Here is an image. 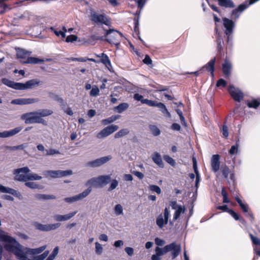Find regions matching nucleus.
Wrapping results in <instances>:
<instances>
[{
  "instance_id": "nucleus-24",
  "label": "nucleus",
  "mask_w": 260,
  "mask_h": 260,
  "mask_svg": "<svg viewBox=\"0 0 260 260\" xmlns=\"http://www.w3.org/2000/svg\"><path fill=\"white\" fill-rule=\"evenodd\" d=\"M4 193H8L12 194L17 197L19 200H22L23 199L22 194L18 191L10 187L5 186Z\"/></svg>"
},
{
  "instance_id": "nucleus-22",
  "label": "nucleus",
  "mask_w": 260,
  "mask_h": 260,
  "mask_svg": "<svg viewBox=\"0 0 260 260\" xmlns=\"http://www.w3.org/2000/svg\"><path fill=\"white\" fill-rule=\"evenodd\" d=\"M233 67L232 62L225 59L222 66L223 74L226 77H229L231 74V70Z\"/></svg>"
},
{
  "instance_id": "nucleus-2",
  "label": "nucleus",
  "mask_w": 260,
  "mask_h": 260,
  "mask_svg": "<svg viewBox=\"0 0 260 260\" xmlns=\"http://www.w3.org/2000/svg\"><path fill=\"white\" fill-rule=\"evenodd\" d=\"M123 37V35L121 32L113 28L106 30L104 35V39L107 42L117 47L120 44Z\"/></svg>"
},
{
  "instance_id": "nucleus-52",
  "label": "nucleus",
  "mask_w": 260,
  "mask_h": 260,
  "mask_svg": "<svg viewBox=\"0 0 260 260\" xmlns=\"http://www.w3.org/2000/svg\"><path fill=\"white\" fill-rule=\"evenodd\" d=\"M100 90L96 86L93 87L90 91V95L92 96H96L99 94Z\"/></svg>"
},
{
  "instance_id": "nucleus-3",
  "label": "nucleus",
  "mask_w": 260,
  "mask_h": 260,
  "mask_svg": "<svg viewBox=\"0 0 260 260\" xmlns=\"http://www.w3.org/2000/svg\"><path fill=\"white\" fill-rule=\"evenodd\" d=\"M16 54L18 58L26 59L25 61H22L23 63L38 64L43 62L44 60L37 57H29L31 52L23 49H18L16 50Z\"/></svg>"
},
{
  "instance_id": "nucleus-50",
  "label": "nucleus",
  "mask_w": 260,
  "mask_h": 260,
  "mask_svg": "<svg viewBox=\"0 0 260 260\" xmlns=\"http://www.w3.org/2000/svg\"><path fill=\"white\" fill-rule=\"evenodd\" d=\"M118 181L116 180V179L113 180L111 181L110 186L109 187L108 190L109 191H111L114 190V189H115L116 188V187L118 186Z\"/></svg>"
},
{
  "instance_id": "nucleus-7",
  "label": "nucleus",
  "mask_w": 260,
  "mask_h": 260,
  "mask_svg": "<svg viewBox=\"0 0 260 260\" xmlns=\"http://www.w3.org/2000/svg\"><path fill=\"white\" fill-rule=\"evenodd\" d=\"M257 0H249L240 4L237 9L234 10L232 13L231 18L233 19H237L241 13L250 6L257 3Z\"/></svg>"
},
{
  "instance_id": "nucleus-47",
  "label": "nucleus",
  "mask_w": 260,
  "mask_h": 260,
  "mask_svg": "<svg viewBox=\"0 0 260 260\" xmlns=\"http://www.w3.org/2000/svg\"><path fill=\"white\" fill-rule=\"evenodd\" d=\"M239 151V145L237 143L236 145L232 146L229 150V153L231 155H234L238 153Z\"/></svg>"
},
{
  "instance_id": "nucleus-64",
  "label": "nucleus",
  "mask_w": 260,
  "mask_h": 260,
  "mask_svg": "<svg viewBox=\"0 0 260 260\" xmlns=\"http://www.w3.org/2000/svg\"><path fill=\"white\" fill-rule=\"evenodd\" d=\"M136 3L137 4L138 7L140 9H142L145 6L146 1V0H137Z\"/></svg>"
},
{
  "instance_id": "nucleus-17",
  "label": "nucleus",
  "mask_w": 260,
  "mask_h": 260,
  "mask_svg": "<svg viewBox=\"0 0 260 260\" xmlns=\"http://www.w3.org/2000/svg\"><path fill=\"white\" fill-rule=\"evenodd\" d=\"M73 174V172L71 170L66 171H47L45 172V175H50L52 178H59L69 175H71Z\"/></svg>"
},
{
  "instance_id": "nucleus-57",
  "label": "nucleus",
  "mask_w": 260,
  "mask_h": 260,
  "mask_svg": "<svg viewBox=\"0 0 260 260\" xmlns=\"http://www.w3.org/2000/svg\"><path fill=\"white\" fill-rule=\"evenodd\" d=\"M221 133L225 138H228L229 137V129L228 127L226 125H223L222 126V129H221Z\"/></svg>"
},
{
  "instance_id": "nucleus-28",
  "label": "nucleus",
  "mask_w": 260,
  "mask_h": 260,
  "mask_svg": "<svg viewBox=\"0 0 260 260\" xmlns=\"http://www.w3.org/2000/svg\"><path fill=\"white\" fill-rule=\"evenodd\" d=\"M120 117V116L119 115H112V116L108 117V118L103 119L102 121V123L103 125H107L108 124H110V123H111L114 122L117 119L119 118Z\"/></svg>"
},
{
  "instance_id": "nucleus-30",
  "label": "nucleus",
  "mask_w": 260,
  "mask_h": 260,
  "mask_svg": "<svg viewBox=\"0 0 260 260\" xmlns=\"http://www.w3.org/2000/svg\"><path fill=\"white\" fill-rule=\"evenodd\" d=\"M185 208L184 206H179L178 209H177V210H175L173 216V220H176L178 219L179 218L180 215L185 212Z\"/></svg>"
},
{
  "instance_id": "nucleus-25",
  "label": "nucleus",
  "mask_w": 260,
  "mask_h": 260,
  "mask_svg": "<svg viewBox=\"0 0 260 260\" xmlns=\"http://www.w3.org/2000/svg\"><path fill=\"white\" fill-rule=\"evenodd\" d=\"M152 159L154 162L159 167L161 168H164V163L159 153L158 152H155L152 155Z\"/></svg>"
},
{
  "instance_id": "nucleus-32",
  "label": "nucleus",
  "mask_w": 260,
  "mask_h": 260,
  "mask_svg": "<svg viewBox=\"0 0 260 260\" xmlns=\"http://www.w3.org/2000/svg\"><path fill=\"white\" fill-rule=\"evenodd\" d=\"M101 62L103 63L110 71H111V68L112 67V64L109 57L107 54L101 59Z\"/></svg>"
},
{
  "instance_id": "nucleus-61",
  "label": "nucleus",
  "mask_w": 260,
  "mask_h": 260,
  "mask_svg": "<svg viewBox=\"0 0 260 260\" xmlns=\"http://www.w3.org/2000/svg\"><path fill=\"white\" fill-rule=\"evenodd\" d=\"M216 85L217 87H225L226 85V82L223 79L221 78L217 81Z\"/></svg>"
},
{
  "instance_id": "nucleus-27",
  "label": "nucleus",
  "mask_w": 260,
  "mask_h": 260,
  "mask_svg": "<svg viewBox=\"0 0 260 260\" xmlns=\"http://www.w3.org/2000/svg\"><path fill=\"white\" fill-rule=\"evenodd\" d=\"M129 107V105L127 103H122L114 108V111L118 113H121L125 111Z\"/></svg>"
},
{
  "instance_id": "nucleus-21",
  "label": "nucleus",
  "mask_w": 260,
  "mask_h": 260,
  "mask_svg": "<svg viewBox=\"0 0 260 260\" xmlns=\"http://www.w3.org/2000/svg\"><path fill=\"white\" fill-rule=\"evenodd\" d=\"M220 156L218 154L213 155L211 160V169L214 173L217 172L220 167Z\"/></svg>"
},
{
  "instance_id": "nucleus-36",
  "label": "nucleus",
  "mask_w": 260,
  "mask_h": 260,
  "mask_svg": "<svg viewBox=\"0 0 260 260\" xmlns=\"http://www.w3.org/2000/svg\"><path fill=\"white\" fill-rule=\"evenodd\" d=\"M149 127L152 134L154 136H158L160 134V131L156 126L150 125Z\"/></svg>"
},
{
  "instance_id": "nucleus-5",
  "label": "nucleus",
  "mask_w": 260,
  "mask_h": 260,
  "mask_svg": "<svg viewBox=\"0 0 260 260\" xmlns=\"http://www.w3.org/2000/svg\"><path fill=\"white\" fill-rule=\"evenodd\" d=\"M111 179L110 175H101L98 177H93L86 183V185H92L98 187H103L108 184Z\"/></svg>"
},
{
  "instance_id": "nucleus-34",
  "label": "nucleus",
  "mask_w": 260,
  "mask_h": 260,
  "mask_svg": "<svg viewBox=\"0 0 260 260\" xmlns=\"http://www.w3.org/2000/svg\"><path fill=\"white\" fill-rule=\"evenodd\" d=\"M49 29L57 37H61L62 38H66V35L64 34V32H62L61 30H58L57 29L55 28L54 26L50 27L49 28Z\"/></svg>"
},
{
  "instance_id": "nucleus-46",
  "label": "nucleus",
  "mask_w": 260,
  "mask_h": 260,
  "mask_svg": "<svg viewBox=\"0 0 260 260\" xmlns=\"http://www.w3.org/2000/svg\"><path fill=\"white\" fill-rule=\"evenodd\" d=\"M46 248V245H44L39 248L32 249L31 252L33 254H38L43 252Z\"/></svg>"
},
{
  "instance_id": "nucleus-37",
  "label": "nucleus",
  "mask_w": 260,
  "mask_h": 260,
  "mask_svg": "<svg viewBox=\"0 0 260 260\" xmlns=\"http://www.w3.org/2000/svg\"><path fill=\"white\" fill-rule=\"evenodd\" d=\"M220 171L222 173L223 178L227 179L230 173L229 168L226 166H224L221 168Z\"/></svg>"
},
{
  "instance_id": "nucleus-40",
  "label": "nucleus",
  "mask_w": 260,
  "mask_h": 260,
  "mask_svg": "<svg viewBox=\"0 0 260 260\" xmlns=\"http://www.w3.org/2000/svg\"><path fill=\"white\" fill-rule=\"evenodd\" d=\"M25 185L31 189H41L40 186L34 182H26L25 183Z\"/></svg>"
},
{
  "instance_id": "nucleus-16",
  "label": "nucleus",
  "mask_w": 260,
  "mask_h": 260,
  "mask_svg": "<svg viewBox=\"0 0 260 260\" xmlns=\"http://www.w3.org/2000/svg\"><path fill=\"white\" fill-rule=\"evenodd\" d=\"M112 157L111 155H108L103 156L99 158L94 159L92 161H89L87 163V166L92 168H96L100 167L112 159Z\"/></svg>"
},
{
  "instance_id": "nucleus-44",
  "label": "nucleus",
  "mask_w": 260,
  "mask_h": 260,
  "mask_svg": "<svg viewBox=\"0 0 260 260\" xmlns=\"http://www.w3.org/2000/svg\"><path fill=\"white\" fill-rule=\"evenodd\" d=\"M164 159L167 162L170 164L171 166L173 167L175 165V160L170 156L168 155H165L164 156Z\"/></svg>"
},
{
  "instance_id": "nucleus-1",
  "label": "nucleus",
  "mask_w": 260,
  "mask_h": 260,
  "mask_svg": "<svg viewBox=\"0 0 260 260\" xmlns=\"http://www.w3.org/2000/svg\"><path fill=\"white\" fill-rule=\"evenodd\" d=\"M2 83L8 87L15 90H25L39 86L41 82L38 79H32L23 83L15 82L7 78H3L2 79Z\"/></svg>"
},
{
  "instance_id": "nucleus-18",
  "label": "nucleus",
  "mask_w": 260,
  "mask_h": 260,
  "mask_svg": "<svg viewBox=\"0 0 260 260\" xmlns=\"http://www.w3.org/2000/svg\"><path fill=\"white\" fill-rule=\"evenodd\" d=\"M223 25L225 28L224 33L226 35H231L233 32L235 23L232 20L229 18H223Z\"/></svg>"
},
{
  "instance_id": "nucleus-63",
  "label": "nucleus",
  "mask_w": 260,
  "mask_h": 260,
  "mask_svg": "<svg viewBox=\"0 0 260 260\" xmlns=\"http://www.w3.org/2000/svg\"><path fill=\"white\" fill-rule=\"evenodd\" d=\"M229 213L231 215V216L236 220H238L240 219V217H239V215L236 212H235L234 210H233L232 209H230L229 211Z\"/></svg>"
},
{
  "instance_id": "nucleus-14",
  "label": "nucleus",
  "mask_w": 260,
  "mask_h": 260,
  "mask_svg": "<svg viewBox=\"0 0 260 260\" xmlns=\"http://www.w3.org/2000/svg\"><path fill=\"white\" fill-rule=\"evenodd\" d=\"M35 225L37 229L41 231L48 232L58 229L61 225V223L57 222L55 223L43 224L38 222H36L35 223Z\"/></svg>"
},
{
  "instance_id": "nucleus-9",
  "label": "nucleus",
  "mask_w": 260,
  "mask_h": 260,
  "mask_svg": "<svg viewBox=\"0 0 260 260\" xmlns=\"http://www.w3.org/2000/svg\"><path fill=\"white\" fill-rule=\"evenodd\" d=\"M143 104H146L147 105L150 107H157L160 109V110L163 114H165L168 117H171V115L168 111L166 106L162 103H157L154 101L145 99L143 101Z\"/></svg>"
},
{
  "instance_id": "nucleus-12",
  "label": "nucleus",
  "mask_w": 260,
  "mask_h": 260,
  "mask_svg": "<svg viewBox=\"0 0 260 260\" xmlns=\"http://www.w3.org/2000/svg\"><path fill=\"white\" fill-rule=\"evenodd\" d=\"M228 91L235 101L240 102L244 98L243 92L239 88H236L233 85L229 86Z\"/></svg>"
},
{
  "instance_id": "nucleus-6",
  "label": "nucleus",
  "mask_w": 260,
  "mask_h": 260,
  "mask_svg": "<svg viewBox=\"0 0 260 260\" xmlns=\"http://www.w3.org/2000/svg\"><path fill=\"white\" fill-rule=\"evenodd\" d=\"M91 20L96 24H105L109 26L110 21L109 18L104 13L99 14L94 11H92L90 14Z\"/></svg>"
},
{
  "instance_id": "nucleus-39",
  "label": "nucleus",
  "mask_w": 260,
  "mask_h": 260,
  "mask_svg": "<svg viewBox=\"0 0 260 260\" xmlns=\"http://www.w3.org/2000/svg\"><path fill=\"white\" fill-rule=\"evenodd\" d=\"M27 181L28 180H40L42 179V177L34 173H28L27 174Z\"/></svg>"
},
{
  "instance_id": "nucleus-33",
  "label": "nucleus",
  "mask_w": 260,
  "mask_h": 260,
  "mask_svg": "<svg viewBox=\"0 0 260 260\" xmlns=\"http://www.w3.org/2000/svg\"><path fill=\"white\" fill-rule=\"evenodd\" d=\"M129 133V131L127 128H123L117 132L115 134L114 137L115 139H118L128 135Z\"/></svg>"
},
{
  "instance_id": "nucleus-55",
  "label": "nucleus",
  "mask_w": 260,
  "mask_h": 260,
  "mask_svg": "<svg viewBox=\"0 0 260 260\" xmlns=\"http://www.w3.org/2000/svg\"><path fill=\"white\" fill-rule=\"evenodd\" d=\"M35 198L36 199L40 201L48 200V194H36L35 195Z\"/></svg>"
},
{
  "instance_id": "nucleus-4",
  "label": "nucleus",
  "mask_w": 260,
  "mask_h": 260,
  "mask_svg": "<svg viewBox=\"0 0 260 260\" xmlns=\"http://www.w3.org/2000/svg\"><path fill=\"white\" fill-rule=\"evenodd\" d=\"M21 118L24 120L26 124L36 123L46 124L45 120L39 116L37 111L23 114L21 115Z\"/></svg>"
},
{
  "instance_id": "nucleus-31",
  "label": "nucleus",
  "mask_w": 260,
  "mask_h": 260,
  "mask_svg": "<svg viewBox=\"0 0 260 260\" xmlns=\"http://www.w3.org/2000/svg\"><path fill=\"white\" fill-rule=\"evenodd\" d=\"M37 112L39 116L41 117L51 115L53 113V111L50 109H44L39 110Z\"/></svg>"
},
{
  "instance_id": "nucleus-20",
  "label": "nucleus",
  "mask_w": 260,
  "mask_h": 260,
  "mask_svg": "<svg viewBox=\"0 0 260 260\" xmlns=\"http://www.w3.org/2000/svg\"><path fill=\"white\" fill-rule=\"evenodd\" d=\"M22 129V127L18 126L10 131L0 132V138H8L13 136L19 133Z\"/></svg>"
},
{
  "instance_id": "nucleus-54",
  "label": "nucleus",
  "mask_w": 260,
  "mask_h": 260,
  "mask_svg": "<svg viewBox=\"0 0 260 260\" xmlns=\"http://www.w3.org/2000/svg\"><path fill=\"white\" fill-rule=\"evenodd\" d=\"M77 39H78V37L77 36L74 35H71L68 36L66 38V41L68 43H69V42L72 43V42H74L77 41Z\"/></svg>"
},
{
  "instance_id": "nucleus-11",
  "label": "nucleus",
  "mask_w": 260,
  "mask_h": 260,
  "mask_svg": "<svg viewBox=\"0 0 260 260\" xmlns=\"http://www.w3.org/2000/svg\"><path fill=\"white\" fill-rule=\"evenodd\" d=\"M170 215V212L169 209L166 207L164 210V215L160 214L156 218V223L159 229H162L165 225L168 224Z\"/></svg>"
},
{
  "instance_id": "nucleus-13",
  "label": "nucleus",
  "mask_w": 260,
  "mask_h": 260,
  "mask_svg": "<svg viewBox=\"0 0 260 260\" xmlns=\"http://www.w3.org/2000/svg\"><path fill=\"white\" fill-rule=\"evenodd\" d=\"M119 127L117 125L111 124L110 125L101 131L97 135L96 138L98 139L105 138L114 132L116 131L118 129Z\"/></svg>"
},
{
  "instance_id": "nucleus-48",
  "label": "nucleus",
  "mask_w": 260,
  "mask_h": 260,
  "mask_svg": "<svg viewBox=\"0 0 260 260\" xmlns=\"http://www.w3.org/2000/svg\"><path fill=\"white\" fill-rule=\"evenodd\" d=\"M40 101L38 98H25V105L31 104Z\"/></svg>"
},
{
  "instance_id": "nucleus-19",
  "label": "nucleus",
  "mask_w": 260,
  "mask_h": 260,
  "mask_svg": "<svg viewBox=\"0 0 260 260\" xmlns=\"http://www.w3.org/2000/svg\"><path fill=\"white\" fill-rule=\"evenodd\" d=\"M77 213V211H75L65 215L55 214L54 215L53 218L54 220L58 222L67 221L71 219Z\"/></svg>"
},
{
  "instance_id": "nucleus-15",
  "label": "nucleus",
  "mask_w": 260,
  "mask_h": 260,
  "mask_svg": "<svg viewBox=\"0 0 260 260\" xmlns=\"http://www.w3.org/2000/svg\"><path fill=\"white\" fill-rule=\"evenodd\" d=\"M91 190V187H89L82 192L72 197L66 198L64 200L66 202L70 203H72L77 201L81 200L86 197L90 193Z\"/></svg>"
},
{
  "instance_id": "nucleus-10",
  "label": "nucleus",
  "mask_w": 260,
  "mask_h": 260,
  "mask_svg": "<svg viewBox=\"0 0 260 260\" xmlns=\"http://www.w3.org/2000/svg\"><path fill=\"white\" fill-rule=\"evenodd\" d=\"M165 252L167 253L172 251V259H174L177 257L180 254L181 250V245L176 244L175 242H172L170 244L167 245L164 247Z\"/></svg>"
},
{
  "instance_id": "nucleus-62",
  "label": "nucleus",
  "mask_w": 260,
  "mask_h": 260,
  "mask_svg": "<svg viewBox=\"0 0 260 260\" xmlns=\"http://www.w3.org/2000/svg\"><path fill=\"white\" fill-rule=\"evenodd\" d=\"M143 61L145 64H146L147 65L151 64L152 63V61L148 55H146L145 56V57H144V59L143 60Z\"/></svg>"
},
{
  "instance_id": "nucleus-49",
  "label": "nucleus",
  "mask_w": 260,
  "mask_h": 260,
  "mask_svg": "<svg viewBox=\"0 0 260 260\" xmlns=\"http://www.w3.org/2000/svg\"><path fill=\"white\" fill-rule=\"evenodd\" d=\"M216 42L217 44V50L218 51H221L223 49V46L224 44L223 41L222 39H221L219 37H218L216 39Z\"/></svg>"
},
{
  "instance_id": "nucleus-42",
  "label": "nucleus",
  "mask_w": 260,
  "mask_h": 260,
  "mask_svg": "<svg viewBox=\"0 0 260 260\" xmlns=\"http://www.w3.org/2000/svg\"><path fill=\"white\" fill-rule=\"evenodd\" d=\"M149 189L152 192H156L158 194H160L161 192L160 188L156 185H149Z\"/></svg>"
},
{
  "instance_id": "nucleus-53",
  "label": "nucleus",
  "mask_w": 260,
  "mask_h": 260,
  "mask_svg": "<svg viewBox=\"0 0 260 260\" xmlns=\"http://www.w3.org/2000/svg\"><path fill=\"white\" fill-rule=\"evenodd\" d=\"M95 252L98 254H101L103 252V248L102 247V245L98 243V242H96L95 243Z\"/></svg>"
},
{
  "instance_id": "nucleus-59",
  "label": "nucleus",
  "mask_w": 260,
  "mask_h": 260,
  "mask_svg": "<svg viewBox=\"0 0 260 260\" xmlns=\"http://www.w3.org/2000/svg\"><path fill=\"white\" fill-rule=\"evenodd\" d=\"M25 147L24 144L19 145L15 146H9L8 147V149L10 150H16L18 149H23Z\"/></svg>"
},
{
  "instance_id": "nucleus-51",
  "label": "nucleus",
  "mask_w": 260,
  "mask_h": 260,
  "mask_svg": "<svg viewBox=\"0 0 260 260\" xmlns=\"http://www.w3.org/2000/svg\"><path fill=\"white\" fill-rule=\"evenodd\" d=\"M49 252L48 250L45 251L42 254L37 256L35 260H44L48 256Z\"/></svg>"
},
{
  "instance_id": "nucleus-45",
  "label": "nucleus",
  "mask_w": 260,
  "mask_h": 260,
  "mask_svg": "<svg viewBox=\"0 0 260 260\" xmlns=\"http://www.w3.org/2000/svg\"><path fill=\"white\" fill-rule=\"evenodd\" d=\"M60 154L59 151L54 149H50L45 150V155L47 156H51L54 154Z\"/></svg>"
},
{
  "instance_id": "nucleus-41",
  "label": "nucleus",
  "mask_w": 260,
  "mask_h": 260,
  "mask_svg": "<svg viewBox=\"0 0 260 260\" xmlns=\"http://www.w3.org/2000/svg\"><path fill=\"white\" fill-rule=\"evenodd\" d=\"M58 247H55L46 260H53L58 252Z\"/></svg>"
},
{
  "instance_id": "nucleus-60",
  "label": "nucleus",
  "mask_w": 260,
  "mask_h": 260,
  "mask_svg": "<svg viewBox=\"0 0 260 260\" xmlns=\"http://www.w3.org/2000/svg\"><path fill=\"white\" fill-rule=\"evenodd\" d=\"M196 173V181H195V187L196 188V191H197L199 187V183L200 181V176L198 172H194Z\"/></svg>"
},
{
  "instance_id": "nucleus-58",
  "label": "nucleus",
  "mask_w": 260,
  "mask_h": 260,
  "mask_svg": "<svg viewBox=\"0 0 260 260\" xmlns=\"http://www.w3.org/2000/svg\"><path fill=\"white\" fill-rule=\"evenodd\" d=\"M155 253H156L158 255H159L160 257L165 254H166V252H165V250L163 248H160L159 247H156L155 248Z\"/></svg>"
},
{
  "instance_id": "nucleus-43",
  "label": "nucleus",
  "mask_w": 260,
  "mask_h": 260,
  "mask_svg": "<svg viewBox=\"0 0 260 260\" xmlns=\"http://www.w3.org/2000/svg\"><path fill=\"white\" fill-rule=\"evenodd\" d=\"M11 103L13 105H25V98L16 99L11 101Z\"/></svg>"
},
{
  "instance_id": "nucleus-8",
  "label": "nucleus",
  "mask_w": 260,
  "mask_h": 260,
  "mask_svg": "<svg viewBox=\"0 0 260 260\" xmlns=\"http://www.w3.org/2000/svg\"><path fill=\"white\" fill-rule=\"evenodd\" d=\"M30 171L27 167H24L14 170L13 174L15 175L14 180L21 182L27 181V174Z\"/></svg>"
},
{
  "instance_id": "nucleus-26",
  "label": "nucleus",
  "mask_w": 260,
  "mask_h": 260,
  "mask_svg": "<svg viewBox=\"0 0 260 260\" xmlns=\"http://www.w3.org/2000/svg\"><path fill=\"white\" fill-rule=\"evenodd\" d=\"M235 199L242 211L245 213L248 212L249 209L248 204L244 201L240 199L238 196L235 197Z\"/></svg>"
},
{
  "instance_id": "nucleus-38",
  "label": "nucleus",
  "mask_w": 260,
  "mask_h": 260,
  "mask_svg": "<svg viewBox=\"0 0 260 260\" xmlns=\"http://www.w3.org/2000/svg\"><path fill=\"white\" fill-rule=\"evenodd\" d=\"M259 105L260 103L255 99L252 100L251 101L248 102L247 104V105L249 108H253L254 109H256Z\"/></svg>"
},
{
  "instance_id": "nucleus-35",
  "label": "nucleus",
  "mask_w": 260,
  "mask_h": 260,
  "mask_svg": "<svg viewBox=\"0 0 260 260\" xmlns=\"http://www.w3.org/2000/svg\"><path fill=\"white\" fill-rule=\"evenodd\" d=\"M114 211L116 216L122 215L123 214V209L120 204H116L114 207Z\"/></svg>"
},
{
  "instance_id": "nucleus-56",
  "label": "nucleus",
  "mask_w": 260,
  "mask_h": 260,
  "mask_svg": "<svg viewBox=\"0 0 260 260\" xmlns=\"http://www.w3.org/2000/svg\"><path fill=\"white\" fill-rule=\"evenodd\" d=\"M249 236L253 244L260 245V239L254 237L252 234H249Z\"/></svg>"
},
{
  "instance_id": "nucleus-23",
  "label": "nucleus",
  "mask_w": 260,
  "mask_h": 260,
  "mask_svg": "<svg viewBox=\"0 0 260 260\" xmlns=\"http://www.w3.org/2000/svg\"><path fill=\"white\" fill-rule=\"evenodd\" d=\"M216 61V57H214L211 59L207 64H206L201 70L202 71L203 69L206 68V69L209 72L211 73L212 75H213L214 72V65Z\"/></svg>"
},
{
  "instance_id": "nucleus-29",
  "label": "nucleus",
  "mask_w": 260,
  "mask_h": 260,
  "mask_svg": "<svg viewBox=\"0 0 260 260\" xmlns=\"http://www.w3.org/2000/svg\"><path fill=\"white\" fill-rule=\"evenodd\" d=\"M219 4L221 7L225 8H234V4L231 0H217Z\"/></svg>"
}]
</instances>
